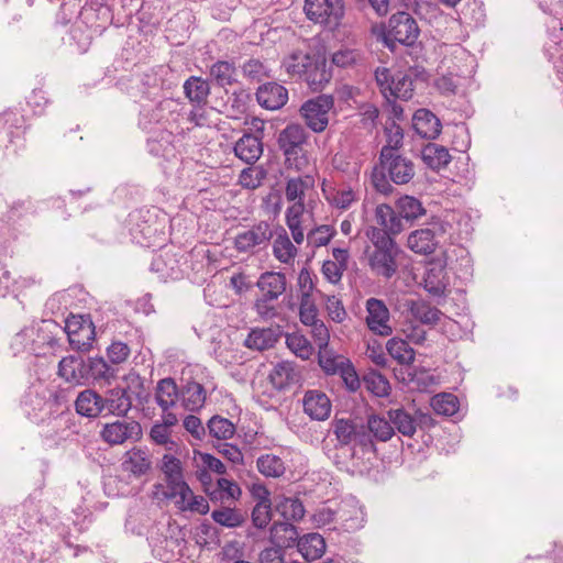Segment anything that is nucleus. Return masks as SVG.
<instances>
[{
    "instance_id": "f257e3e1",
    "label": "nucleus",
    "mask_w": 563,
    "mask_h": 563,
    "mask_svg": "<svg viewBox=\"0 0 563 563\" xmlns=\"http://www.w3.org/2000/svg\"><path fill=\"white\" fill-rule=\"evenodd\" d=\"M365 234L372 243V246L366 249L372 272L387 279L393 277L398 269L399 249L396 242L384 230L376 227L367 228Z\"/></svg>"
},
{
    "instance_id": "f03ea898",
    "label": "nucleus",
    "mask_w": 563,
    "mask_h": 563,
    "mask_svg": "<svg viewBox=\"0 0 563 563\" xmlns=\"http://www.w3.org/2000/svg\"><path fill=\"white\" fill-rule=\"evenodd\" d=\"M284 67L288 75L303 78L313 90L322 89L329 81V74L324 63L314 60L309 54L295 52L284 60Z\"/></svg>"
},
{
    "instance_id": "7ed1b4c3",
    "label": "nucleus",
    "mask_w": 563,
    "mask_h": 563,
    "mask_svg": "<svg viewBox=\"0 0 563 563\" xmlns=\"http://www.w3.org/2000/svg\"><path fill=\"white\" fill-rule=\"evenodd\" d=\"M306 141V130L299 124H289L280 131L277 143L289 167L301 170L307 165L303 154Z\"/></svg>"
},
{
    "instance_id": "20e7f679",
    "label": "nucleus",
    "mask_w": 563,
    "mask_h": 563,
    "mask_svg": "<svg viewBox=\"0 0 563 563\" xmlns=\"http://www.w3.org/2000/svg\"><path fill=\"white\" fill-rule=\"evenodd\" d=\"M419 36V27L416 20L407 12L393 14L388 22V31L384 35V43L391 51L396 43L412 45Z\"/></svg>"
},
{
    "instance_id": "39448f33",
    "label": "nucleus",
    "mask_w": 563,
    "mask_h": 563,
    "mask_svg": "<svg viewBox=\"0 0 563 563\" xmlns=\"http://www.w3.org/2000/svg\"><path fill=\"white\" fill-rule=\"evenodd\" d=\"M375 79L384 97L408 100L412 97L413 81L409 75L397 71L391 74L388 68H377Z\"/></svg>"
},
{
    "instance_id": "423d86ee",
    "label": "nucleus",
    "mask_w": 563,
    "mask_h": 563,
    "mask_svg": "<svg viewBox=\"0 0 563 563\" xmlns=\"http://www.w3.org/2000/svg\"><path fill=\"white\" fill-rule=\"evenodd\" d=\"M307 18L316 23L338 25L344 14L343 0H306Z\"/></svg>"
},
{
    "instance_id": "0eeeda50",
    "label": "nucleus",
    "mask_w": 563,
    "mask_h": 563,
    "mask_svg": "<svg viewBox=\"0 0 563 563\" xmlns=\"http://www.w3.org/2000/svg\"><path fill=\"white\" fill-rule=\"evenodd\" d=\"M333 107V98L331 96H320L316 99L308 100L300 108V113L305 119V123L313 132H322L329 123V111Z\"/></svg>"
},
{
    "instance_id": "6e6552de",
    "label": "nucleus",
    "mask_w": 563,
    "mask_h": 563,
    "mask_svg": "<svg viewBox=\"0 0 563 563\" xmlns=\"http://www.w3.org/2000/svg\"><path fill=\"white\" fill-rule=\"evenodd\" d=\"M273 236L272 225L267 221H260L247 230L239 232L234 239V246L238 252H253L256 247H265Z\"/></svg>"
},
{
    "instance_id": "1a4fd4ad",
    "label": "nucleus",
    "mask_w": 563,
    "mask_h": 563,
    "mask_svg": "<svg viewBox=\"0 0 563 563\" xmlns=\"http://www.w3.org/2000/svg\"><path fill=\"white\" fill-rule=\"evenodd\" d=\"M379 162L390 181L397 185L408 184L415 176L413 163L400 154H390L389 150L380 151Z\"/></svg>"
},
{
    "instance_id": "9d476101",
    "label": "nucleus",
    "mask_w": 563,
    "mask_h": 563,
    "mask_svg": "<svg viewBox=\"0 0 563 563\" xmlns=\"http://www.w3.org/2000/svg\"><path fill=\"white\" fill-rule=\"evenodd\" d=\"M104 442L110 445H119L125 441H137L142 437V427L134 420H117L106 423L100 432Z\"/></svg>"
},
{
    "instance_id": "9b49d317",
    "label": "nucleus",
    "mask_w": 563,
    "mask_h": 563,
    "mask_svg": "<svg viewBox=\"0 0 563 563\" xmlns=\"http://www.w3.org/2000/svg\"><path fill=\"white\" fill-rule=\"evenodd\" d=\"M366 311V324L371 331L383 336L391 334L389 310L383 300L376 298L367 299Z\"/></svg>"
},
{
    "instance_id": "f8f14e48",
    "label": "nucleus",
    "mask_w": 563,
    "mask_h": 563,
    "mask_svg": "<svg viewBox=\"0 0 563 563\" xmlns=\"http://www.w3.org/2000/svg\"><path fill=\"white\" fill-rule=\"evenodd\" d=\"M387 416L394 430L396 429L399 433L409 438L416 433L418 426L427 424L432 420L428 415H411L402 408L390 409L387 411Z\"/></svg>"
},
{
    "instance_id": "ddd939ff",
    "label": "nucleus",
    "mask_w": 563,
    "mask_h": 563,
    "mask_svg": "<svg viewBox=\"0 0 563 563\" xmlns=\"http://www.w3.org/2000/svg\"><path fill=\"white\" fill-rule=\"evenodd\" d=\"M338 520L345 531H355L363 527L365 514L355 499L349 498L339 506Z\"/></svg>"
},
{
    "instance_id": "4468645a",
    "label": "nucleus",
    "mask_w": 563,
    "mask_h": 563,
    "mask_svg": "<svg viewBox=\"0 0 563 563\" xmlns=\"http://www.w3.org/2000/svg\"><path fill=\"white\" fill-rule=\"evenodd\" d=\"M68 341L73 349L81 352L89 351L95 341V328L91 322L68 321L66 323Z\"/></svg>"
},
{
    "instance_id": "2eb2a0df",
    "label": "nucleus",
    "mask_w": 563,
    "mask_h": 563,
    "mask_svg": "<svg viewBox=\"0 0 563 563\" xmlns=\"http://www.w3.org/2000/svg\"><path fill=\"white\" fill-rule=\"evenodd\" d=\"M303 411L313 420H325L331 412L329 397L320 390H308L303 397Z\"/></svg>"
},
{
    "instance_id": "dca6fc26",
    "label": "nucleus",
    "mask_w": 563,
    "mask_h": 563,
    "mask_svg": "<svg viewBox=\"0 0 563 563\" xmlns=\"http://www.w3.org/2000/svg\"><path fill=\"white\" fill-rule=\"evenodd\" d=\"M258 103L267 110L280 109L288 100L287 89L276 82H267L256 91Z\"/></svg>"
},
{
    "instance_id": "f3484780",
    "label": "nucleus",
    "mask_w": 563,
    "mask_h": 563,
    "mask_svg": "<svg viewBox=\"0 0 563 563\" xmlns=\"http://www.w3.org/2000/svg\"><path fill=\"white\" fill-rule=\"evenodd\" d=\"M321 190L325 200L336 209L346 210L357 200L355 191L347 186H334L323 180Z\"/></svg>"
},
{
    "instance_id": "a211bd4d",
    "label": "nucleus",
    "mask_w": 563,
    "mask_h": 563,
    "mask_svg": "<svg viewBox=\"0 0 563 563\" xmlns=\"http://www.w3.org/2000/svg\"><path fill=\"white\" fill-rule=\"evenodd\" d=\"M415 131L423 139L433 140L441 133V122L428 109H418L412 117Z\"/></svg>"
},
{
    "instance_id": "6ab92c4d",
    "label": "nucleus",
    "mask_w": 563,
    "mask_h": 563,
    "mask_svg": "<svg viewBox=\"0 0 563 563\" xmlns=\"http://www.w3.org/2000/svg\"><path fill=\"white\" fill-rule=\"evenodd\" d=\"M75 408L82 417L96 418L106 408V399L92 389H85L78 394Z\"/></svg>"
},
{
    "instance_id": "aec40b11",
    "label": "nucleus",
    "mask_w": 563,
    "mask_h": 563,
    "mask_svg": "<svg viewBox=\"0 0 563 563\" xmlns=\"http://www.w3.org/2000/svg\"><path fill=\"white\" fill-rule=\"evenodd\" d=\"M256 287L262 296L277 300L286 291L287 279L284 273L265 272L258 277Z\"/></svg>"
},
{
    "instance_id": "412c9836",
    "label": "nucleus",
    "mask_w": 563,
    "mask_h": 563,
    "mask_svg": "<svg viewBox=\"0 0 563 563\" xmlns=\"http://www.w3.org/2000/svg\"><path fill=\"white\" fill-rule=\"evenodd\" d=\"M234 154L246 164H255L263 154L262 140L253 134H244L235 143Z\"/></svg>"
},
{
    "instance_id": "4be33fe9",
    "label": "nucleus",
    "mask_w": 563,
    "mask_h": 563,
    "mask_svg": "<svg viewBox=\"0 0 563 563\" xmlns=\"http://www.w3.org/2000/svg\"><path fill=\"white\" fill-rule=\"evenodd\" d=\"M424 289L432 296H442L449 286L445 267L441 263H431L424 275Z\"/></svg>"
},
{
    "instance_id": "5701e85b",
    "label": "nucleus",
    "mask_w": 563,
    "mask_h": 563,
    "mask_svg": "<svg viewBox=\"0 0 563 563\" xmlns=\"http://www.w3.org/2000/svg\"><path fill=\"white\" fill-rule=\"evenodd\" d=\"M439 244L431 229H420L411 232L407 239L408 247L418 254H431Z\"/></svg>"
},
{
    "instance_id": "b1692460",
    "label": "nucleus",
    "mask_w": 563,
    "mask_h": 563,
    "mask_svg": "<svg viewBox=\"0 0 563 563\" xmlns=\"http://www.w3.org/2000/svg\"><path fill=\"white\" fill-rule=\"evenodd\" d=\"M279 339V331L273 328H255L245 339V346L256 351L273 347Z\"/></svg>"
},
{
    "instance_id": "393cba45",
    "label": "nucleus",
    "mask_w": 563,
    "mask_h": 563,
    "mask_svg": "<svg viewBox=\"0 0 563 563\" xmlns=\"http://www.w3.org/2000/svg\"><path fill=\"white\" fill-rule=\"evenodd\" d=\"M179 399L185 409L196 411L206 402V389L197 382H187L180 389Z\"/></svg>"
},
{
    "instance_id": "a878e982",
    "label": "nucleus",
    "mask_w": 563,
    "mask_h": 563,
    "mask_svg": "<svg viewBox=\"0 0 563 563\" xmlns=\"http://www.w3.org/2000/svg\"><path fill=\"white\" fill-rule=\"evenodd\" d=\"M184 92L196 107H203L210 95V86L201 77L191 76L184 84Z\"/></svg>"
},
{
    "instance_id": "bb28decb",
    "label": "nucleus",
    "mask_w": 563,
    "mask_h": 563,
    "mask_svg": "<svg viewBox=\"0 0 563 563\" xmlns=\"http://www.w3.org/2000/svg\"><path fill=\"white\" fill-rule=\"evenodd\" d=\"M273 505L275 510L287 521L299 520L305 515L302 503L295 497L277 495Z\"/></svg>"
},
{
    "instance_id": "cd10ccee",
    "label": "nucleus",
    "mask_w": 563,
    "mask_h": 563,
    "mask_svg": "<svg viewBox=\"0 0 563 563\" xmlns=\"http://www.w3.org/2000/svg\"><path fill=\"white\" fill-rule=\"evenodd\" d=\"M298 250L290 241L285 229L280 228V232L276 234L273 243V254L277 261L289 265L295 262Z\"/></svg>"
},
{
    "instance_id": "c85d7f7f",
    "label": "nucleus",
    "mask_w": 563,
    "mask_h": 563,
    "mask_svg": "<svg viewBox=\"0 0 563 563\" xmlns=\"http://www.w3.org/2000/svg\"><path fill=\"white\" fill-rule=\"evenodd\" d=\"M297 547L307 561H314L324 553L325 541L319 533H308L298 540Z\"/></svg>"
},
{
    "instance_id": "c756f323",
    "label": "nucleus",
    "mask_w": 563,
    "mask_h": 563,
    "mask_svg": "<svg viewBox=\"0 0 563 563\" xmlns=\"http://www.w3.org/2000/svg\"><path fill=\"white\" fill-rule=\"evenodd\" d=\"M150 467L151 460L146 451L134 448L125 453L122 462V468L125 472L139 476L145 474Z\"/></svg>"
},
{
    "instance_id": "7c9ffc66",
    "label": "nucleus",
    "mask_w": 563,
    "mask_h": 563,
    "mask_svg": "<svg viewBox=\"0 0 563 563\" xmlns=\"http://www.w3.org/2000/svg\"><path fill=\"white\" fill-rule=\"evenodd\" d=\"M180 391L177 389V385L172 378H164L157 383L155 399L157 405L163 411H167L169 408L175 406L179 399Z\"/></svg>"
},
{
    "instance_id": "2f4dec72",
    "label": "nucleus",
    "mask_w": 563,
    "mask_h": 563,
    "mask_svg": "<svg viewBox=\"0 0 563 563\" xmlns=\"http://www.w3.org/2000/svg\"><path fill=\"white\" fill-rule=\"evenodd\" d=\"M375 218L379 225L388 235L398 234L402 230L401 219L396 211L388 205H378L375 210Z\"/></svg>"
},
{
    "instance_id": "473e14b6",
    "label": "nucleus",
    "mask_w": 563,
    "mask_h": 563,
    "mask_svg": "<svg viewBox=\"0 0 563 563\" xmlns=\"http://www.w3.org/2000/svg\"><path fill=\"white\" fill-rule=\"evenodd\" d=\"M421 157L423 162L432 169H440L445 167L451 161L449 151L445 147L434 143H429L422 148Z\"/></svg>"
},
{
    "instance_id": "72a5a7b5",
    "label": "nucleus",
    "mask_w": 563,
    "mask_h": 563,
    "mask_svg": "<svg viewBox=\"0 0 563 563\" xmlns=\"http://www.w3.org/2000/svg\"><path fill=\"white\" fill-rule=\"evenodd\" d=\"M396 209L400 219L413 221L426 213L422 202L413 196H402L396 201Z\"/></svg>"
},
{
    "instance_id": "f704fd0d",
    "label": "nucleus",
    "mask_w": 563,
    "mask_h": 563,
    "mask_svg": "<svg viewBox=\"0 0 563 563\" xmlns=\"http://www.w3.org/2000/svg\"><path fill=\"white\" fill-rule=\"evenodd\" d=\"M410 311L416 320L428 325L437 324L442 317V312L438 308L423 300L412 301Z\"/></svg>"
},
{
    "instance_id": "c9c22d12",
    "label": "nucleus",
    "mask_w": 563,
    "mask_h": 563,
    "mask_svg": "<svg viewBox=\"0 0 563 563\" xmlns=\"http://www.w3.org/2000/svg\"><path fill=\"white\" fill-rule=\"evenodd\" d=\"M386 349L388 354L399 364L409 365L415 361L413 349L402 339H390L386 344Z\"/></svg>"
},
{
    "instance_id": "e433bc0d",
    "label": "nucleus",
    "mask_w": 563,
    "mask_h": 563,
    "mask_svg": "<svg viewBox=\"0 0 563 563\" xmlns=\"http://www.w3.org/2000/svg\"><path fill=\"white\" fill-rule=\"evenodd\" d=\"M162 471L165 475L168 490L185 483L181 463L175 456L168 454L164 455Z\"/></svg>"
},
{
    "instance_id": "4c0bfd02",
    "label": "nucleus",
    "mask_w": 563,
    "mask_h": 563,
    "mask_svg": "<svg viewBox=\"0 0 563 563\" xmlns=\"http://www.w3.org/2000/svg\"><path fill=\"white\" fill-rule=\"evenodd\" d=\"M132 407V400L125 389H112L106 399V408L117 416H125Z\"/></svg>"
},
{
    "instance_id": "58836bf2",
    "label": "nucleus",
    "mask_w": 563,
    "mask_h": 563,
    "mask_svg": "<svg viewBox=\"0 0 563 563\" xmlns=\"http://www.w3.org/2000/svg\"><path fill=\"white\" fill-rule=\"evenodd\" d=\"M210 76L219 86L225 87L236 81L238 71L232 63L219 60L211 66Z\"/></svg>"
},
{
    "instance_id": "ea45409f",
    "label": "nucleus",
    "mask_w": 563,
    "mask_h": 563,
    "mask_svg": "<svg viewBox=\"0 0 563 563\" xmlns=\"http://www.w3.org/2000/svg\"><path fill=\"white\" fill-rule=\"evenodd\" d=\"M313 178L309 175L289 178L286 184L285 196L288 201H303L305 191L313 187Z\"/></svg>"
},
{
    "instance_id": "a19ab883",
    "label": "nucleus",
    "mask_w": 563,
    "mask_h": 563,
    "mask_svg": "<svg viewBox=\"0 0 563 563\" xmlns=\"http://www.w3.org/2000/svg\"><path fill=\"white\" fill-rule=\"evenodd\" d=\"M296 378L295 367L291 362L283 361L277 363L269 374L274 387L283 389Z\"/></svg>"
},
{
    "instance_id": "79ce46f5",
    "label": "nucleus",
    "mask_w": 563,
    "mask_h": 563,
    "mask_svg": "<svg viewBox=\"0 0 563 563\" xmlns=\"http://www.w3.org/2000/svg\"><path fill=\"white\" fill-rule=\"evenodd\" d=\"M37 336L38 330L35 327H25L14 335L11 347L15 354L24 351L34 352Z\"/></svg>"
},
{
    "instance_id": "37998d69",
    "label": "nucleus",
    "mask_w": 563,
    "mask_h": 563,
    "mask_svg": "<svg viewBox=\"0 0 563 563\" xmlns=\"http://www.w3.org/2000/svg\"><path fill=\"white\" fill-rule=\"evenodd\" d=\"M319 365L329 375H336L343 365H346L347 358L342 355H336L328 346L319 349L318 353Z\"/></svg>"
},
{
    "instance_id": "c03bdc74",
    "label": "nucleus",
    "mask_w": 563,
    "mask_h": 563,
    "mask_svg": "<svg viewBox=\"0 0 563 563\" xmlns=\"http://www.w3.org/2000/svg\"><path fill=\"white\" fill-rule=\"evenodd\" d=\"M257 470L266 477H279L285 473L283 460L275 454L261 455L256 461Z\"/></svg>"
},
{
    "instance_id": "a18cd8bd",
    "label": "nucleus",
    "mask_w": 563,
    "mask_h": 563,
    "mask_svg": "<svg viewBox=\"0 0 563 563\" xmlns=\"http://www.w3.org/2000/svg\"><path fill=\"white\" fill-rule=\"evenodd\" d=\"M431 407L437 413L451 417L459 410V399L453 394H438L431 398Z\"/></svg>"
},
{
    "instance_id": "49530a36",
    "label": "nucleus",
    "mask_w": 563,
    "mask_h": 563,
    "mask_svg": "<svg viewBox=\"0 0 563 563\" xmlns=\"http://www.w3.org/2000/svg\"><path fill=\"white\" fill-rule=\"evenodd\" d=\"M367 429L372 432L373 438L378 441H388L394 435V427L389 418L379 416H371L367 420Z\"/></svg>"
},
{
    "instance_id": "de8ad7c7",
    "label": "nucleus",
    "mask_w": 563,
    "mask_h": 563,
    "mask_svg": "<svg viewBox=\"0 0 563 563\" xmlns=\"http://www.w3.org/2000/svg\"><path fill=\"white\" fill-rule=\"evenodd\" d=\"M363 383L367 390L377 397L388 396L390 385L387 378L377 371H371L363 377Z\"/></svg>"
},
{
    "instance_id": "09e8293b",
    "label": "nucleus",
    "mask_w": 563,
    "mask_h": 563,
    "mask_svg": "<svg viewBox=\"0 0 563 563\" xmlns=\"http://www.w3.org/2000/svg\"><path fill=\"white\" fill-rule=\"evenodd\" d=\"M208 430L211 437L228 440L234 435L235 426L227 418L214 416L208 422Z\"/></svg>"
},
{
    "instance_id": "8fccbe9b",
    "label": "nucleus",
    "mask_w": 563,
    "mask_h": 563,
    "mask_svg": "<svg viewBox=\"0 0 563 563\" xmlns=\"http://www.w3.org/2000/svg\"><path fill=\"white\" fill-rule=\"evenodd\" d=\"M267 172L263 166H250L242 169L239 176V184L246 189L258 188L266 178Z\"/></svg>"
},
{
    "instance_id": "3c124183",
    "label": "nucleus",
    "mask_w": 563,
    "mask_h": 563,
    "mask_svg": "<svg viewBox=\"0 0 563 563\" xmlns=\"http://www.w3.org/2000/svg\"><path fill=\"white\" fill-rule=\"evenodd\" d=\"M358 424L347 419H336L333 422V433L341 445H351L355 440Z\"/></svg>"
},
{
    "instance_id": "603ef678",
    "label": "nucleus",
    "mask_w": 563,
    "mask_h": 563,
    "mask_svg": "<svg viewBox=\"0 0 563 563\" xmlns=\"http://www.w3.org/2000/svg\"><path fill=\"white\" fill-rule=\"evenodd\" d=\"M286 344L294 354L302 360H308L312 355V345L302 334H288L286 336Z\"/></svg>"
},
{
    "instance_id": "864d4df0",
    "label": "nucleus",
    "mask_w": 563,
    "mask_h": 563,
    "mask_svg": "<svg viewBox=\"0 0 563 563\" xmlns=\"http://www.w3.org/2000/svg\"><path fill=\"white\" fill-rule=\"evenodd\" d=\"M211 517L217 523L227 528L240 527L244 522L243 515L232 508L213 510Z\"/></svg>"
},
{
    "instance_id": "5fc2aeb1",
    "label": "nucleus",
    "mask_w": 563,
    "mask_h": 563,
    "mask_svg": "<svg viewBox=\"0 0 563 563\" xmlns=\"http://www.w3.org/2000/svg\"><path fill=\"white\" fill-rule=\"evenodd\" d=\"M271 532L272 538L282 544H289L299 537L296 527L289 522L274 523Z\"/></svg>"
},
{
    "instance_id": "6e6d98bb",
    "label": "nucleus",
    "mask_w": 563,
    "mask_h": 563,
    "mask_svg": "<svg viewBox=\"0 0 563 563\" xmlns=\"http://www.w3.org/2000/svg\"><path fill=\"white\" fill-rule=\"evenodd\" d=\"M88 374L93 379L109 380L114 377V371L102 357H92L88 360L87 364Z\"/></svg>"
},
{
    "instance_id": "4d7b16f0",
    "label": "nucleus",
    "mask_w": 563,
    "mask_h": 563,
    "mask_svg": "<svg viewBox=\"0 0 563 563\" xmlns=\"http://www.w3.org/2000/svg\"><path fill=\"white\" fill-rule=\"evenodd\" d=\"M335 231L330 225H320L311 230L307 234L308 245L312 247L325 246L333 238Z\"/></svg>"
},
{
    "instance_id": "13d9d810",
    "label": "nucleus",
    "mask_w": 563,
    "mask_h": 563,
    "mask_svg": "<svg viewBox=\"0 0 563 563\" xmlns=\"http://www.w3.org/2000/svg\"><path fill=\"white\" fill-rule=\"evenodd\" d=\"M276 299L265 296L258 297L254 302V310L263 320H272L278 316V306Z\"/></svg>"
},
{
    "instance_id": "bf43d9fd",
    "label": "nucleus",
    "mask_w": 563,
    "mask_h": 563,
    "mask_svg": "<svg viewBox=\"0 0 563 563\" xmlns=\"http://www.w3.org/2000/svg\"><path fill=\"white\" fill-rule=\"evenodd\" d=\"M80 365L81 362L73 356L64 357L58 364V374L69 383L78 382L79 375L77 374V369Z\"/></svg>"
},
{
    "instance_id": "052dcab7",
    "label": "nucleus",
    "mask_w": 563,
    "mask_h": 563,
    "mask_svg": "<svg viewBox=\"0 0 563 563\" xmlns=\"http://www.w3.org/2000/svg\"><path fill=\"white\" fill-rule=\"evenodd\" d=\"M386 144L380 151L389 150L390 154H399V148L402 146L404 132L402 129L393 123L389 128H386Z\"/></svg>"
},
{
    "instance_id": "680f3d73",
    "label": "nucleus",
    "mask_w": 563,
    "mask_h": 563,
    "mask_svg": "<svg viewBox=\"0 0 563 563\" xmlns=\"http://www.w3.org/2000/svg\"><path fill=\"white\" fill-rule=\"evenodd\" d=\"M192 495L194 493L186 482L165 493L167 498H178L176 506L183 511H186L187 504L190 503Z\"/></svg>"
},
{
    "instance_id": "e2e57ef3",
    "label": "nucleus",
    "mask_w": 563,
    "mask_h": 563,
    "mask_svg": "<svg viewBox=\"0 0 563 563\" xmlns=\"http://www.w3.org/2000/svg\"><path fill=\"white\" fill-rule=\"evenodd\" d=\"M361 59V53L352 48H342L332 55V63L338 67H350Z\"/></svg>"
},
{
    "instance_id": "0e129e2a",
    "label": "nucleus",
    "mask_w": 563,
    "mask_h": 563,
    "mask_svg": "<svg viewBox=\"0 0 563 563\" xmlns=\"http://www.w3.org/2000/svg\"><path fill=\"white\" fill-rule=\"evenodd\" d=\"M387 172L383 169L382 163L373 168L371 175V181L374 188L382 194H389L391 191V185L389 183Z\"/></svg>"
},
{
    "instance_id": "69168bd1",
    "label": "nucleus",
    "mask_w": 563,
    "mask_h": 563,
    "mask_svg": "<svg viewBox=\"0 0 563 563\" xmlns=\"http://www.w3.org/2000/svg\"><path fill=\"white\" fill-rule=\"evenodd\" d=\"M336 375L342 378L344 385L350 391H356L360 388L361 380L350 360H347L346 365H343Z\"/></svg>"
},
{
    "instance_id": "338daca9",
    "label": "nucleus",
    "mask_w": 563,
    "mask_h": 563,
    "mask_svg": "<svg viewBox=\"0 0 563 563\" xmlns=\"http://www.w3.org/2000/svg\"><path fill=\"white\" fill-rule=\"evenodd\" d=\"M299 318L303 324L313 323L318 319V309L313 298H300Z\"/></svg>"
},
{
    "instance_id": "774afa93",
    "label": "nucleus",
    "mask_w": 563,
    "mask_h": 563,
    "mask_svg": "<svg viewBox=\"0 0 563 563\" xmlns=\"http://www.w3.org/2000/svg\"><path fill=\"white\" fill-rule=\"evenodd\" d=\"M325 309L334 322H342L346 318V311L341 299L335 296H325Z\"/></svg>"
}]
</instances>
